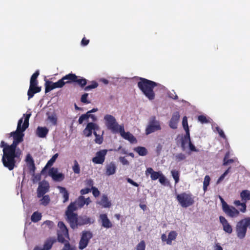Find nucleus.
Wrapping results in <instances>:
<instances>
[{"mask_svg": "<svg viewBox=\"0 0 250 250\" xmlns=\"http://www.w3.org/2000/svg\"><path fill=\"white\" fill-rule=\"evenodd\" d=\"M176 160L178 162H180L184 160L186 158V155L182 153H178L175 156Z\"/></svg>", "mask_w": 250, "mask_h": 250, "instance_id": "53", "label": "nucleus"}, {"mask_svg": "<svg viewBox=\"0 0 250 250\" xmlns=\"http://www.w3.org/2000/svg\"><path fill=\"white\" fill-rule=\"evenodd\" d=\"M94 135L95 136V142L98 144H101L103 142V138L102 136L97 134V132L94 131L93 132Z\"/></svg>", "mask_w": 250, "mask_h": 250, "instance_id": "47", "label": "nucleus"}, {"mask_svg": "<svg viewBox=\"0 0 250 250\" xmlns=\"http://www.w3.org/2000/svg\"><path fill=\"white\" fill-rule=\"evenodd\" d=\"M158 179L160 183H161L162 184H164L166 181V178L165 177V176L162 174V173L161 174V176Z\"/></svg>", "mask_w": 250, "mask_h": 250, "instance_id": "64", "label": "nucleus"}, {"mask_svg": "<svg viewBox=\"0 0 250 250\" xmlns=\"http://www.w3.org/2000/svg\"><path fill=\"white\" fill-rule=\"evenodd\" d=\"M25 162L27 164V168L29 171L30 173H35L36 169L34 161L30 154H28L25 158Z\"/></svg>", "mask_w": 250, "mask_h": 250, "instance_id": "17", "label": "nucleus"}, {"mask_svg": "<svg viewBox=\"0 0 250 250\" xmlns=\"http://www.w3.org/2000/svg\"><path fill=\"white\" fill-rule=\"evenodd\" d=\"M99 129V126L93 123H88L85 129L83 130V134L86 137H89L92 135V131L97 130Z\"/></svg>", "mask_w": 250, "mask_h": 250, "instance_id": "15", "label": "nucleus"}, {"mask_svg": "<svg viewBox=\"0 0 250 250\" xmlns=\"http://www.w3.org/2000/svg\"><path fill=\"white\" fill-rule=\"evenodd\" d=\"M182 125L184 129H189L187 117H184L182 121Z\"/></svg>", "mask_w": 250, "mask_h": 250, "instance_id": "58", "label": "nucleus"}, {"mask_svg": "<svg viewBox=\"0 0 250 250\" xmlns=\"http://www.w3.org/2000/svg\"><path fill=\"white\" fill-rule=\"evenodd\" d=\"M55 242L56 239L55 238H49L45 241L42 247L36 246L33 250H49Z\"/></svg>", "mask_w": 250, "mask_h": 250, "instance_id": "16", "label": "nucleus"}, {"mask_svg": "<svg viewBox=\"0 0 250 250\" xmlns=\"http://www.w3.org/2000/svg\"><path fill=\"white\" fill-rule=\"evenodd\" d=\"M88 119V114H82L79 118L78 122L79 124H82L84 121L87 120Z\"/></svg>", "mask_w": 250, "mask_h": 250, "instance_id": "52", "label": "nucleus"}, {"mask_svg": "<svg viewBox=\"0 0 250 250\" xmlns=\"http://www.w3.org/2000/svg\"><path fill=\"white\" fill-rule=\"evenodd\" d=\"M39 74V71L37 70L32 75L30 81V84L38 85V82L37 81V78Z\"/></svg>", "mask_w": 250, "mask_h": 250, "instance_id": "37", "label": "nucleus"}, {"mask_svg": "<svg viewBox=\"0 0 250 250\" xmlns=\"http://www.w3.org/2000/svg\"><path fill=\"white\" fill-rule=\"evenodd\" d=\"M107 153V149H102L97 152L95 156L92 158V162L96 164H103Z\"/></svg>", "mask_w": 250, "mask_h": 250, "instance_id": "11", "label": "nucleus"}, {"mask_svg": "<svg viewBox=\"0 0 250 250\" xmlns=\"http://www.w3.org/2000/svg\"><path fill=\"white\" fill-rule=\"evenodd\" d=\"M74 202L78 208H81L85 204V198L83 196H80Z\"/></svg>", "mask_w": 250, "mask_h": 250, "instance_id": "36", "label": "nucleus"}, {"mask_svg": "<svg viewBox=\"0 0 250 250\" xmlns=\"http://www.w3.org/2000/svg\"><path fill=\"white\" fill-rule=\"evenodd\" d=\"M104 120L107 128L113 133H117L120 127L122 126V125L118 124L115 118L111 115H105L104 116Z\"/></svg>", "mask_w": 250, "mask_h": 250, "instance_id": "5", "label": "nucleus"}, {"mask_svg": "<svg viewBox=\"0 0 250 250\" xmlns=\"http://www.w3.org/2000/svg\"><path fill=\"white\" fill-rule=\"evenodd\" d=\"M48 119L52 124L53 125H56L57 124V118L55 114H53L48 116Z\"/></svg>", "mask_w": 250, "mask_h": 250, "instance_id": "49", "label": "nucleus"}, {"mask_svg": "<svg viewBox=\"0 0 250 250\" xmlns=\"http://www.w3.org/2000/svg\"><path fill=\"white\" fill-rule=\"evenodd\" d=\"M92 236L93 234L90 231H83L79 244V249L82 250L85 248Z\"/></svg>", "mask_w": 250, "mask_h": 250, "instance_id": "9", "label": "nucleus"}, {"mask_svg": "<svg viewBox=\"0 0 250 250\" xmlns=\"http://www.w3.org/2000/svg\"><path fill=\"white\" fill-rule=\"evenodd\" d=\"M43 225H45L49 229H52L54 226V223L53 222L50 220H46L44 221Z\"/></svg>", "mask_w": 250, "mask_h": 250, "instance_id": "56", "label": "nucleus"}, {"mask_svg": "<svg viewBox=\"0 0 250 250\" xmlns=\"http://www.w3.org/2000/svg\"><path fill=\"white\" fill-rule=\"evenodd\" d=\"M219 198L222 204V210L228 216L234 218L239 216L240 213L238 209L233 206L229 205L222 197L219 196Z\"/></svg>", "mask_w": 250, "mask_h": 250, "instance_id": "6", "label": "nucleus"}, {"mask_svg": "<svg viewBox=\"0 0 250 250\" xmlns=\"http://www.w3.org/2000/svg\"><path fill=\"white\" fill-rule=\"evenodd\" d=\"M180 119V114L178 112H175L172 114V117L169 121V125L173 129L177 128V124Z\"/></svg>", "mask_w": 250, "mask_h": 250, "instance_id": "21", "label": "nucleus"}, {"mask_svg": "<svg viewBox=\"0 0 250 250\" xmlns=\"http://www.w3.org/2000/svg\"><path fill=\"white\" fill-rule=\"evenodd\" d=\"M31 115L30 113L24 114L23 117L24 118V122L23 123V118H21L18 122L17 129L15 131L10 133V136L13 138V141L11 145V148H13L15 152H17V157L19 160H20L22 152L19 148H17L18 145L22 142L23 140L24 134L23 132L29 126V118Z\"/></svg>", "mask_w": 250, "mask_h": 250, "instance_id": "1", "label": "nucleus"}, {"mask_svg": "<svg viewBox=\"0 0 250 250\" xmlns=\"http://www.w3.org/2000/svg\"><path fill=\"white\" fill-rule=\"evenodd\" d=\"M73 166L72 167V170L75 174H79L81 172L80 166L78 161L75 160L73 161Z\"/></svg>", "mask_w": 250, "mask_h": 250, "instance_id": "40", "label": "nucleus"}, {"mask_svg": "<svg viewBox=\"0 0 250 250\" xmlns=\"http://www.w3.org/2000/svg\"><path fill=\"white\" fill-rule=\"evenodd\" d=\"M134 150L138 153L140 156H146L147 154L146 148L143 146H137L134 149Z\"/></svg>", "mask_w": 250, "mask_h": 250, "instance_id": "31", "label": "nucleus"}, {"mask_svg": "<svg viewBox=\"0 0 250 250\" xmlns=\"http://www.w3.org/2000/svg\"><path fill=\"white\" fill-rule=\"evenodd\" d=\"M234 204L236 207H241V208H239V210L241 212L244 213L246 211L247 206L245 202L241 203V202L239 200H235L234 202Z\"/></svg>", "mask_w": 250, "mask_h": 250, "instance_id": "32", "label": "nucleus"}, {"mask_svg": "<svg viewBox=\"0 0 250 250\" xmlns=\"http://www.w3.org/2000/svg\"><path fill=\"white\" fill-rule=\"evenodd\" d=\"M58 169L56 167H51L49 169L48 174L49 176H50L51 178L53 177L54 176L58 174Z\"/></svg>", "mask_w": 250, "mask_h": 250, "instance_id": "48", "label": "nucleus"}, {"mask_svg": "<svg viewBox=\"0 0 250 250\" xmlns=\"http://www.w3.org/2000/svg\"><path fill=\"white\" fill-rule=\"evenodd\" d=\"M87 81V80L85 78L76 75V78H75L74 83H76L81 87L83 88L86 85Z\"/></svg>", "mask_w": 250, "mask_h": 250, "instance_id": "27", "label": "nucleus"}, {"mask_svg": "<svg viewBox=\"0 0 250 250\" xmlns=\"http://www.w3.org/2000/svg\"><path fill=\"white\" fill-rule=\"evenodd\" d=\"M76 78V75L73 73H69L59 80L62 83L61 87H62L65 84L74 83L75 78Z\"/></svg>", "mask_w": 250, "mask_h": 250, "instance_id": "14", "label": "nucleus"}, {"mask_svg": "<svg viewBox=\"0 0 250 250\" xmlns=\"http://www.w3.org/2000/svg\"><path fill=\"white\" fill-rule=\"evenodd\" d=\"M177 236V233L175 231H171L168 235L167 244L171 245L172 244V241L175 240Z\"/></svg>", "mask_w": 250, "mask_h": 250, "instance_id": "33", "label": "nucleus"}, {"mask_svg": "<svg viewBox=\"0 0 250 250\" xmlns=\"http://www.w3.org/2000/svg\"><path fill=\"white\" fill-rule=\"evenodd\" d=\"M117 133H119L120 135L125 139L128 140L131 143H137L136 138L129 132H125L124 126L122 125Z\"/></svg>", "mask_w": 250, "mask_h": 250, "instance_id": "13", "label": "nucleus"}, {"mask_svg": "<svg viewBox=\"0 0 250 250\" xmlns=\"http://www.w3.org/2000/svg\"><path fill=\"white\" fill-rule=\"evenodd\" d=\"M171 173L175 184H177L179 181L180 172L178 170H172L171 171Z\"/></svg>", "mask_w": 250, "mask_h": 250, "instance_id": "41", "label": "nucleus"}, {"mask_svg": "<svg viewBox=\"0 0 250 250\" xmlns=\"http://www.w3.org/2000/svg\"><path fill=\"white\" fill-rule=\"evenodd\" d=\"M64 175L62 173H58L56 175L52 177V179L56 182H61L64 179Z\"/></svg>", "mask_w": 250, "mask_h": 250, "instance_id": "43", "label": "nucleus"}, {"mask_svg": "<svg viewBox=\"0 0 250 250\" xmlns=\"http://www.w3.org/2000/svg\"><path fill=\"white\" fill-rule=\"evenodd\" d=\"M41 89L42 88L41 86H38L37 85L30 84L29 88L27 91L28 100L33 98L35 94L40 92Z\"/></svg>", "mask_w": 250, "mask_h": 250, "instance_id": "20", "label": "nucleus"}, {"mask_svg": "<svg viewBox=\"0 0 250 250\" xmlns=\"http://www.w3.org/2000/svg\"><path fill=\"white\" fill-rule=\"evenodd\" d=\"M58 242L63 243L65 241V237H68V235L63 234L62 232H58Z\"/></svg>", "mask_w": 250, "mask_h": 250, "instance_id": "45", "label": "nucleus"}, {"mask_svg": "<svg viewBox=\"0 0 250 250\" xmlns=\"http://www.w3.org/2000/svg\"><path fill=\"white\" fill-rule=\"evenodd\" d=\"M66 220L69 223L70 226L73 229L77 228L80 225L78 222V214L76 213H65Z\"/></svg>", "mask_w": 250, "mask_h": 250, "instance_id": "12", "label": "nucleus"}, {"mask_svg": "<svg viewBox=\"0 0 250 250\" xmlns=\"http://www.w3.org/2000/svg\"><path fill=\"white\" fill-rule=\"evenodd\" d=\"M116 166L115 164L111 162L105 167V174L107 176L113 175L116 171Z\"/></svg>", "mask_w": 250, "mask_h": 250, "instance_id": "24", "label": "nucleus"}, {"mask_svg": "<svg viewBox=\"0 0 250 250\" xmlns=\"http://www.w3.org/2000/svg\"><path fill=\"white\" fill-rule=\"evenodd\" d=\"M248 227L245 220L243 219L237 222L236 225V232L237 236L239 239H243L245 237Z\"/></svg>", "mask_w": 250, "mask_h": 250, "instance_id": "7", "label": "nucleus"}, {"mask_svg": "<svg viewBox=\"0 0 250 250\" xmlns=\"http://www.w3.org/2000/svg\"><path fill=\"white\" fill-rule=\"evenodd\" d=\"M40 199L41 204L44 206L48 205L50 202V198L48 195H44Z\"/></svg>", "mask_w": 250, "mask_h": 250, "instance_id": "39", "label": "nucleus"}, {"mask_svg": "<svg viewBox=\"0 0 250 250\" xmlns=\"http://www.w3.org/2000/svg\"><path fill=\"white\" fill-rule=\"evenodd\" d=\"M57 188L59 189L60 193L62 195L63 198L62 202L65 203L67 202L69 200V194L66 188L61 186H58Z\"/></svg>", "mask_w": 250, "mask_h": 250, "instance_id": "25", "label": "nucleus"}, {"mask_svg": "<svg viewBox=\"0 0 250 250\" xmlns=\"http://www.w3.org/2000/svg\"><path fill=\"white\" fill-rule=\"evenodd\" d=\"M161 129V127L159 122L156 120L155 117H152L146 128V134L148 135Z\"/></svg>", "mask_w": 250, "mask_h": 250, "instance_id": "8", "label": "nucleus"}, {"mask_svg": "<svg viewBox=\"0 0 250 250\" xmlns=\"http://www.w3.org/2000/svg\"><path fill=\"white\" fill-rule=\"evenodd\" d=\"M100 219L101 221L102 225L103 227L109 229L112 227V224L107 217L106 214H101L100 215Z\"/></svg>", "mask_w": 250, "mask_h": 250, "instance_id": "22", "label": "nucleus"}, {"mask_svg": "<svg viewBox=\"0 0 250 250\" xmlns=\"http://www.w3.org/2000/svg\"><path fill=\"white\" fill-rule=\"evenodd\" d=\"M179 204L183 208H187L192 206L194 203V198L191 193L183 192L176 196Z\"/></svg>", "mask_w": 250, "mask_h": 250, "instance_id": "4", "label": "nucleus"}, {"mask_svg": "<svg viewBox=\"0 0 250 250\" xmlns=\"http://www.w3.org/2000/svg\"><path fill=\"white\" fill-rule=\"evenodd\" d=\"M139 80L137 83V86L139 89L149 100H153L155 98V94L153 89L159 84L154 81L144 78L140 77Z\"/></svg>", "mask_w": 250, "mask_h": 250, "instance_id": "3", "label": "nucleus"}, {"mask_svg": "<svg viewBox=\"0 0 250 250\" xmlns=\"http://www.w3.org/2000/svg\"><path fill=\"white\" fill-rule=\"evenodd\" d=\"M91 189L92 190V193L94 196L96 197L99 196L100 191L97 188L95 187H92V188H91Z\"/></svg>", "mask_w": 250, "mask_h": 250, "instance_id": "59", "label": "nucleus"}, {"mask_svg": "<svg viewBox=\"0 0 250 250\" xmlns=\"http://www.w3.org/2000/svg\"><path fill=\"white\" fill-rule=\"evenodd\" d=\"M240 196L242 200L246 201L250 200V191L248 190H244L240 193Z\"/></svg>", "mask_w": 250, "mask_h": 250, "instance_id": "38", "label": "nucleus"}, {"mask_svg": "<svg viewBox=\"0 0 250 250\" xmlns=\"http://www.w3.org/2000/svg\"><path fill=\"white\" fill-rule=\"evenodd\" d=\"M98 204L105 208H109L111 205V202L108 200L107 196L106 195H103L102 196L101 200Z\"/></svg>", "mask_w": 250, "mask_h": 250, "instance_id": "29", "label": "nucleus"}, {"mask_svg": "<svg viewBox=\"0 0 250 250\" xmlns=\"http://www.w3.org/2000/svg\"><path fill=\"white\" fill-rule=\"evenodd\" d=\"M61 250H76L75 248L72 247L68 241L64 244L63 248Z\"/></svg>", "mask_w": 250, "mask_h": 250, "instance_id": "54", "label": "nucleus"}, {"mask_svg": "<svg viewBox=\"0 0 250 250\" xmlns=\"http://www.w3.org/2000/svg\"><path fill=\"white\" fill-rule=\"evenodd\" d=\"M210 181V177L208 175H206L203 182V189L205 191L207 189V188L209 184Z\"/></svg>", "mask_w": 250, "mask_h": 250, "instance_id": "44", "label": "nucleus"}, {"mask_svg": "<svg viewBox=\"0 0 250 250\" xmlns=\"http://www.w3.org/2000/svg\"><path fill=\"white\" fill-rule=\"evenodd\" d=\"M59 154L58 153L55 154L52 158L47 162L45 166L42 169L41 173H43L44 171L47 169L48 167H51L54 164V162L56 161V159L58 157Z\"/></svg>", "mask_w": 250, "mask_h": 250, "instance_id": "28", "label": "nucleus"}, {"mask_svg": "<svg viewBox=\"0 0 250 250\" xmlns=\"http://www.w3.org/2000/svg\"><path fill=\"white\" fill-rule=\"evenodd\" d=\"M229 152H227L226 153L225 157L224 158V159H223V165L224 166H227L228 165L234 162V160L233 159H228L229 157Z\"/></svg>", "mask_w": 250, "mask_h": 250, "instance_id": "42", "label": "nucleus"}, {"mask_svg": "<svg viewBox=\"0 0 250 250\" xmlns=\"http://www.w3.org/2000/svg\"><path fill=\"white\" fill-rule=\"evenodd\" d=\"M216 129L220 137L224 139L226 138V135L222 129H221L219 127H216Z\"/></svg>", "mask_w": 250, "mask_h": 250, "instance_id": "61", "label": "nucleus"}, {"mask_svg": "<svg viewBox=\"0 0 250 250\" xmlns=\"http://www.w3.org/2000/svg\"><path fill=\"white\" fill-rule=\"evenodd\" d=\"M88 93L83 94L81 97V101L82 103H84V104H89L90 103V102H89L87 100V98L88 97Z\"/></svg>", "mask_w": 250, "mask_h": 250, "instance_id": "57", "label": "nucleus"}, {"mask_svg": "<svg viewBox=\"0 0 250 250\" xmlns=\"http://www.w3.org/2000/svg\"><path fill=\"white\" fill-rule=\"evenodd\" d=\"M61 85V83L59 82V81L55 83L47 81L45 83V93H47L55 88H62Z\"/></svg>", "mask_w": 250, "mask_h": 250, "instance_id": "19", "label": "nucleus"}, {"mask_svg": "<svg viewBox=\"0 0 250 250\" xmlns=\"http://www.w3.org/2000/svg\"><path fill=\"white\" fill-rule=\"evenodd\" d=\"M48 131L49 130L46 127L38 126L36 130V135L40 138H44Z\"/></svg>", "mask_w": 250, "mask_h": 250, "instance_id": "26", "label": "nucleus"}, {"mask_svg": "<svg viewBox=\"0 0 250 250\" xmlns=\"http://www.w3.org/2000/svg\"><path fill=\"white\" fill-rule=\"evenodd\" d=\"M91 191V188H86L82 189L80 191V193L82 195H84L87 194Z\"/></svg>", "mask_w": 250, "mask_h": 250, "instance_id": "62", "label": "nucleus"}, {"mask_svg": "<svg viewBox=\"0 0 250 250\" xmlns=\"http://www.w3.org/2000/svg\"><path fill=\"white\" fill-rule=\"evenodd\" d=\"M198 120L202 124H207L209 122V120L207 119V117L203 115L198 116Z\"/></svg>", "mask_w": 250, "mask_h": 250, "instance_id": "50", "label": "nucleus"}, {"mask_svg": "<svg viewBox=\"0 0 250 250\" xmlns=\"http://www.w3.org/2000/svg\"><path fill=\"white\" fill-rule=\"evenodd\" d=\"M78 208V207L75 202H71L67 207V209L65 213H74V211H76Z\"/></svg>", "mask_w": 250, "mask_h": 250, "instance_id": "35", "label": "nucleus"}, {"mask_svg": "<svg viewBox=\"0 0 250 250\" xmlns=\"http://www.w3.org/2000/svg\"><path fill=\"white\" fill-rule=\"evenodd\" d=\"M50 185L48 181L43 180L39 182L37 190V197L41 198L49 191Z\"/></svg>", "mask_w": 250, "mask_h": 250, "instance_id": "10", "label": "nucleus"}, {"mask_svg": "<svg viewBox=\"0 0 250 250\" xmlns=\"http://www.w3.org/2000/svg\"><path fill=\"white\" fill-rule=\"evenodd\" d=\"M120 161L124 165H127L129 164L128 161L124 157H120Z\"/></svg>", "mask_w": 250, "mask_h": 250, "instance_id": "63", "label": "nucleus"}, {"mask_svg": "<svg viewBox=\"0 0 250 250\" xmlns=\"http://www.w3.org/2000/svg\"><path fill=\"white\" fill-rule=\"evenodd\" d=\"M219 221L223 226L224 231L229 234H231L232 232V226L225 217L223 216H220Z\"/></svg>", "mask_w": 250, "mask_h": 250, "instance_id": "18", "label": "nucleus"}, {"mask_svg": "<svg viewBox=\"0 0 250 250\" xmlns=\"http://www.w3.org/2000/svg\"><path fill=\"white\" fill-rule=\"evenodd\" d=\"M98 86V83L95 81H92V83L90 85L84 87V89L85 91H88L90 89L95 88Z\"/></svg>", "mask_w": 250, "mask_h": 250, "instance_id": "46", "label": "nucleus"}, {"mask_svg": "<svg viewBox=\"0 0 250 250\" xmlns=\"http://www.w3.org/2000/svg\"><path fill=\"white\" fill-rule=\"evenodd\" d=\"M32 175L33 176V181L34 183H36L38 181H39L41 180V176L40 174H35V173H31Z\"/></svg>", "mask_w": 250, "mask_h": 250, "instance_id": "55", "label": "nucleus"}, {"mask_svg": "<svg viewBox=\"0 0 250 250\" xmlns=\"http://www.w3.org/2000/svg\"><path fill=\"white\" fill-rule=\"evenodd\" d=\"M189 148L190 151L194 152H198L199 150L197 149L194 145L191 143V141L188 142Z\"/></svg>", "mask_w": 250, "mask_h": 250, "instance_id": "60", "label": "nucleus"}, {"mask_svg": "<svg viewBox=\"0 0 250 250\" xmlns=\"http://www.w3.org/2000/svg\"><path fill=\"white\" fill-rule=\"evenodd\" d=\"M42 214L38 211L34 212L31 216V220L33 222L37 223L42 219Z\"/></svg>", "mask_w": 250, "mask_h": 250, "instance_id": "34", "label": "nucleus"}, {"mask_svg": "<svg viewBox=\"0 0 250 250\" xmlns=\"http://www.w3.org/2000/svg\"><path fill=\"white\" fill-rule=\"evenodd\" d=\"M11 145H8L4 141H1L0 147L3 148V155L1 161L4 167L9 170H12L16 167V163L19 160L17 157V152L13 148H11Z\"/></svg>", "mask_w": 250, "mask_h": 250, "instance_id": "2", "label": "nucleus"}, {"mask_svg": "<svg viewBox=\"0 0 250 250\" xmlns=\"http://www.w3.org/2000/svg\"><path fill=\"white\" fill-rule=\"evenodd\" d=\"M162 172L161 171H155L151 167H148L146 171V175L150 174L151 179L152 180H156L158 179L160 176Z\"/></svg>", "mask_w": 250, "mask_h": 250, "instance_id": "23", "label": "nucleus"}, {"mask_svg": "<svg viewBox=\"0 0 250 250\" xmlns=\"http://www.w3.org/2000/svg\"><path fill=\"white\" fill-rule=\"evenodd\" d=\"M58 226L60 229L58 232H62L63 234L68 235V230L63 222L59 221Z\"/></svg>", "mask_w": 250, "mask_h": 250, "instance_id": "30", "label": "nucleus"}, {"mask_svg": "<svg viewBox=\"0 0 250 250\" xmlns=\"http://www.w3.org/2000/svg\"><path fill=\"white\" fill-rule=\"evenodd\" d=\"M136 250H145L146 244L144 240L140 241L136 246Z\"/></svg>", "mask_w": 250, "mask_h": 250, "instance_id": "51", "label": "nucleus"}]
</instances>
